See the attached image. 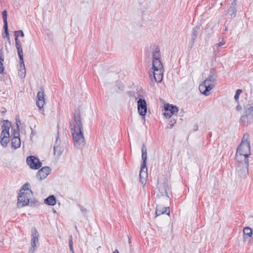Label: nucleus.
<instances>
[{"instance_id":"f257e3e1","label":"nucleus","mask_w":253,"mask_h":253,"mask_svg":"<svg viewBox=\"0 0 253 253\" xmlns=\"http://www.w3.org/2000/svg\"><path fill=\"white\" fill-rule=\"evenodd\" d=\"M251 153L249 135L248 134H245L240 144L237 147L235 156L236 169L241 177H244L248 173V158Z\"/></svg>"},{"instance_id":"f03ea898","label":"nucleus","mask_w":253,"mask_h":253,"mask_svg":"<svg viewBox=\"0 0 253 253\" xmlns=\"http://www.w3.org/2000/svg\"><path fill=\"white\" fill-rule=\"evenodd\" d=\"M153 57L152 67L149 71L150 84L154 85L153 80L157 83H161L163 78L164 67L160 60L161 52L159 47L155 44L151 46Z\"/></svg>"},{"instance_id":"7ed1b4c3","label":"nucleus","mask_w":253,"mask_h":253,"mask_svg":"<svg viewBox=\"0 0 253 253\" xmlns=\"http://www.w3.org/2000/svg\"><path fill=\"white\" fill-rule=\"evenodd\" d=\"M70 127L74 146L78 149L82 148L85 144L83 135V127L80 115L79 113L75 114L70 122Z\"/></svg>"},{"instance_id":"20e7f679","label":"nucleus","mask_w":253,"mask_h":253,"mask_svg":"<svg viewBox=\"0 0 253 253\" xmlns=\"http://www.w3.org/2000/svg\"><path fill=\"white\" fill-rule=\"evenodd\" d=\"M216 81L213 74L211 73L208 77L200 84L199 89L203 94L207 96L210 93V91L214 87Z\"/></svg>"},{"instance_id":"39448f33","label":"nucleus","mask_w":253,"mask_h":253,"mask_svg":"<svg viewBox=\"0 0 253 253\" xmlns=\"http://www.w3.org/2000/svg\"><path fill=\"white\" fill-rule=\"evenodd\" d=\"M244 112L241 116V122L244 126H247L253 121V107L250 104L244 106Z\"/></svg>"},{"instance_id":"423d86ee","label":"nucleus","mask_w":253,"mask_h":253,"mask_svg":"<svg viewBox=\"0 0 253 253\" xmlns=\"http://www.w3.org/2000/svg\"><path fill=\"white\" fill-rule=\"evenodd\" d=\"M11 126L10 122L4 121L2 126V131L0 135V143L1 145L5 147L9 141V128Z\"/></svg>"},{"instance_id":"0eeeda50","label":"nucleus","mask_w":253,"mask_h":253,"mask_svg":"<svg viewBox=\"0 0 253 253\" xmlns=\"http://www.w3.org/2000/svg\"><path fill=\"white\" fill-rule=\"evenodd\" d=\"M142 163L139 173L140 181L141 184L145 185L146 182V178L148 176L147 168L146 167L147 153H142Z\"/></svg>"},{"instance_id":"6e6552de","label":"nucleus","mask_w":253,"mask_h":253,"mask_svg":"<svg viewBox=\"0 0 253 253\" xmlns=\"http://www.w3.org/2000/svg\"><path fill=\"white\" fill-rule=\"evenodd\" d=\"M39 234L35 228L32 229L31 239V248L29 250V253H34L36 251L37 244H39Z\"/></svg>"},{"instance_id":"1a4fd4ad","label":"nucleus","mask_w":253,"mask_h":253,"mask_svg":"<svg viewBox=\"0 0 253 253\" xmlns=\"http://www.w3.org/2000/svg\"><path fill=\"white\" fill-rule=\"evenodd\" d=\"M32 196L33 195L28 196L25 193H19L17 202L18 207L21 208L27 206Z\"/></svg>"},{"instance_id":"9d476101","label":"nucleus","mask_w":253,"mask_h":253,"mask_svg":"<svg viewBox=\"0 0 253 253\" xmlns=\"http://www.w3.org/2000/svg\"><path fill=\"white\" fill-rule=\"evenodd\" d=\"M26 161L28 165L32 169H38L42 167V163L35 156L28 157Z\"/></svg>"},{"instance_id":"9b49d317","label":"nucleus","mask_w":253,"mask_h":253,"mask_svg":"<svg viewBox=\"0 0 253 253\" xmlns=\"http://www.w3.org/2000/svg\"><path fill=\"white\" fill-rule=\"evenodd\" d=\"M138 112L140 115L142 117V119L145 121V116L147 112V104L145 100L141 98L137 101Z\"/></svg>"},{"instance_id":"f8f14e48","label":"nucleus","mask_w":253,"mask_h":253,"mask_svg":"<svg viewBox=\"0 0 253 253\" xmlns=\"http://www.w3.org/2000/svg\"><path fill=\"white\" fill-rule=\"evenodd\" d=\"M165 112L164 115L166 117H171L173 115L176 114L178 111V108L175 106L169 104L165 105Z\"/></svg>"},{"instance_id":"ddd939ff","label":"nucleus","mask_w":253,"mask_h":253,"mask_svg":"<svg viewBox=\"0 0 253 253\" xmlns=\"http://www.w3.org/2000/svg\"><path fill=\"white\" fill-rule=\"evenodd\" d=\"M44 103V91L41 89V91H39L37 94V105L40 110H42L43 108Z\"/></svg>"},{"instance_id":"4468645a","label":"nucleus","mask_w":253,"mask_h":253,"mask_svg":"<svg viewBox=\"0 0 253 253\" xmlns=\"http://www.w3.org/2000/svg\"><path fill=\"white\" fill-rule=\"evenodd\" d=\"M51 169L48 167H43L40 169L37 174V178L40 180L45 178L50 173Z\"/></svg>"},{"instance_id":"2eb2a0df","label":"nucleus","mask_w":253,"mask_h":253,"mask_svg":"<svg viewBox=\"0 0 253 253\" xmlns=\"http://www.w3.org/2000/svg\"><path fill=\"white\" fill-rule=\"evenodd\" d=\"M253 236V231L249 227H246L243 229V242L249 243Z\"/></svg>"},{"instance_id":"dca6fc26","label":"nucleus","mask_w":253,"mask_h":253,"mask_svg":"<svg viewBox=\"0 0 253 253\" xmlns=\"http://www.w3.org/2000/svg\"><path fill=\"white\" fill-rule=\"evenodd\" d=\"M164 213H166L168 215H169L170 211L169 207H163L161 205L157 206L156 209V216H158Z\"/></svg>"},{"instance_id":"f3484780","label":"nucleus","mask_w":253,"mask_h":253,"mask_svg":"<svg viewBox=\"0 0 253 253\" xmlns=\"http://www.w3.org/2000/svg\"><path fill=\"white\" fill-rule=\"evenodd\" d=\"M169 189V182L167 180H165L164 182L159 186V191L162 195H166L168 196V191Z\"/></svg>"},{"instance_id":"a211bd4d","label":"nucleus","mask_w":253,"mask_h":253,"mask_svg":"<svg viewBox=\"0 0 253 253\" xmlns=\"http://www.w3.org/2000/svg\"><path fill=\"white\" fill-rule=\"evenodd\" d=\"M60 140L58 139V137H57L54 146V154H56L57 156H60L62 153V149L60 146Z\"/></svg>"},{"instance_id":"6ab92c4d","label":"nucleus","mask_w":253,"mask_h":253,"mask_svg":"<svg viewBox=\"0 0 253 253\" xmlns=\"http://www.w3.org/2000/svg\"><path fill=\"white\" fill-rule=\"evenodd\" d=\"M199 30V27L198 26H195L193 28L191 34V39L190 41L191 47H192L193 46L195 40L197 38Z\"/></svg>"},{"instance_id":"aec40b11","label":"nucleus","mask_w":253,"mask_h":253,"mask_svg":"<svg viewBox=\"0 0 253 253\" xmlns=\"http://www.w3.org/2000/svg\"><path fill=\"white\" fill-rule=\"evenodd\" d=\"M19 34H20V36L22 37L24 36V34L22 30H18L14 32V36L15 37L16 47L22 46L20 41L18 39Z\"/></svg>"},{"instance_id":"412c9836","label":"nucleus","mask_w":253,"mask_h":253,"mask_svg":"<svg viewBox=\"0 0 253 253\" xmlns=\"http://www.w3.org/2000/svg\"><path fill=\"white\" fill-rule=\"evenodd\" d=\"M30 185L29 183H26L22 186L19 193H25L27 195H33L32 191L29 189Z\"/></svg>"},{"instance_id":"4be33fe9","label":"nucleus","mask_w":253,"mask_h":253,"mask_svg":"<svg viewBox=\"0 0 253 253\" xmlns=\"http://www.w3.org/2000/svg\"><path fill=\"white\" fill-rule=\"evenodd\" d=\"M21 145V140L19 137H13L11 139V147L14 149L19 148Z\"/></svg>"},{"instance_id":"5701e85b","label":"nucleus","mask_w":253,"mask_h":253,"mask_svg":"<svg viewBox=\"0 0 253 253\" xmlns=\"http://www.w3.org/2000/svg\"><path fill=\"white\" fill-rule=\"evenodd\" d=\"M46 205L53 206L56 204V198L54 195H51L44 200Z\"/></svg>"},{"instance_id":"b1692460","label":"nucleus","mask_w":253,"mask_h":253,"mask_svg":"<svg viewBox=\"0 0 253 253\" xmlns=\"http://www.w3.org/2000/svg\"><path fill=\"white\" fill-rule=\"evenodd\" d=\"M16 49L17 50L18 54L19 59H20V61H19L20 64H21L22 66H23L24 59H23V53L22 46L18 47H16Z\"/></svg>"},{"instance_id":"393cba45","label":"nucleus","mask_w":253,"mask_h":253,"mask_svg":"<svg viewBox=\"0 0 253 253\" xmlns=\"http://www.w3.org/2000/svg\"><path fill=\"white\" fill-rule=\"evenodd\" d=\"M18 75L19 77L21 78H25L26 75V69L24 64L23 66H22L20 64V69L19 70Z\"/></svg>"},{"instance_id":"a878e982","label":"nucleus","mask_w":253,"mask_h":253,"mask_svg":"<svg viewBox=\"0 0 253 253\" xmlns=\"http://www.w3.org/2000/svg\"><path fill=\"white\" fill-rule=\"evenodd\" d=\"M236 8L235 6H230L228 9V13L233 17H235L236 14Z\"/></svg>"},{"instance_id":"bb28decb","label":"nucleus","mask_w":253,"mask_h":253,"mask_svg":"<svg viewBox=\"0 0 253 253\" xmlns=\"http://www.w3.org/2000/svg\"><path fill=\"white\" fill-rule=\"evenodd\" d=\"M2 18L3 20V23L5 27V29H7V26H8L7 24V11L6 10H4L2 12Z\"/></svg>"},{"instance_id":"cd10ccee","label":"nucleus","mask_w":253,"mask_h":253,"mask_svg":"<svg viewBox=\"0 0 253 253\" xmlns=\"http://www.w3.org/2000/svg\"><path fill=\"white\" fill-rule=\"evenodd\" d=\"M72 240H73V237L72 235H71L69 238V247H70V250L72 252V253H74V250H73V245Z\"/></svg>"},{"instance_id":"c85d7f7f","label":"nucleus","mask_w":253,"mask_h":253,"mask_svg":"<svg viewBox=\"0 0 253 253\" xmlns=\"http://www.w3.org/2000/svg\"><path fill=\"white\" fill-rule=\"evenodd\" d=\"M5 26H3V29L4 30L5 34H3L2 37L3 38H7L8 40H10L9 33H8V26H7V29H5Z\"/></svg>"},{"instance_id":"c756f323","label":"nucleus","mask_w":253,"mask_h":253,"mask_svg":"<svg viewBox=\"0 0 253 253\" xmlns=\"http://www.w3.org/2000/svg\"><path fill=\"white\" fill-rule=\"evenodd\" d=\"M242 92V89H239L237 90L236 94L234 96V98L236 101H237L238 100L239 96Z\"/></svg>"},{"instance_id":"7c9ffc66","label":"nucleus","mask_w":253,"mask_h":253,"mask_svg":"<svg viewBox=\"0 0 253 253\" xmlns=\"http://www.w3.org/2000/svg\"><path fill=\"white\" fill-rule=\"evenodd\" d=\"M16 126H17V130H14V132H13V137H19V125L18 124H16Z\"/></svg>"},{"instance_id":"2f4dec72","label":"nucleus","mask_w":253,"mask_h":253,"mask_svg":"<svg viewBox=\"0 0 253 253\" xmlns=\"http://www.w3.org/2000/svg\"><path fill=\"white\" fill-rule=\"evenodd\" d=\"M176 123V120L175 119H173V118H171L170 119V120L169 122V125L170 126L169 127L171 128Z\"/></svg>"},{"instance_id":"473e14b6","label":"nucleus","mask_w":253,"mask_h":253,"mask_svg":"<svg viewBox=\"0 0 253 253\" xmlns=\"http://www.w3.org/2000/svg\"><path fill=\"white\" fill-rule=\"evenodd\" d=\"M4 71V67L3 63L0 61V74H2Z\"/></svg>"},{"instance_id":"72a5a7b5","label":"nucleus","mask_w":253,"mask_h":253,"mask_svg":"<svg viewBox=\"0 0 253 253\" xmlns=\"http://www.w3.org/2000/svg\"><path fill=\"white\" fill-rule=\"evenodd\" d=\"M225 44V42L224 41H222L221 42H219L218 43L216 44L214 46L215 47H220Z\"/></svg>"},{"instance_id":"f704fd0d","label":"nucleus","mask_w":253,"mask_h":253,"mask_svg":"<svg viewBox=\"0 0 253 253\" xmlns=\"http://www.w3.org/2000/svg\"><path fill=\"white\" fill-rule=\"evenodd\" d=\"M141 152L142 153H147V148L144 144L142 146Z\"/></svg>"},{"instance_id":"c9c22d12","label":"nucleus","mask_w":253,"mask_h":253,"mask_svg":"<svg viewBox=\"0 0 253 253\" xmlns=\"http://www.w3.org/2000/svg\"><path fill=\"white\" fill-rule=\"evenodd\" d=\"M80 209L83 213H86L87 212L86 209L82 206L81 207Z\"/></svg>"},{"instance_id":"e433bc0d","label":"nucleus","mask_w":253,"mask_h":253,"mask_svg":"<svg viewBox=\"0 0 253 253\" xmlns=\"http://www.w3.org/2000/svg\"><path fill=\"white\" fill-rule=\"evenodd\" d=\"M242 109V107L241 105H238L237 107H236V110H238V111H239L241 109Z\"/></svg>"},{"instance_id":"4c0bfd02","label":"nucleus","mask_w":253,"mask_h":253,"mask_svg":"<svg viewBox=\"0 0 253 253\" xmlns=\"http://www.w3.org/2000/svg\"><path fill=\"white\" fill-rule=\"evenodd\" d=\"M3 61H4V57H3V56H2V57H1L0 58V61L1 63H3Z\"/></svg>"},{"instance_id":"58836bf2","label":"nucleus","mask_w":253,"mask_h":253,"mask_svg":"<svg viewBox=\"0 0 253 253\" xmlns=\"http://www.w3.org/2000/svg\"><path fill=\"white\" fill-rule=\"evenodd\" d=\"M113 253H119V252L117 250H115Z\"/></svg>"},{"instance_id":"ea45409f","label":"nucleus","mask_w":253,"mask_h":253,"mask_svg":"<svg viewBox=\"0 0 253 253\" xmlns=\"http://www.w3.org/2000/svg\"><path fill=\"white\" fill-rule=\"evenodd\" d=\"M197 128H198V126H196V127H195V129H197Z\"/></svg>"},{"instance_id":"a19ab883","label":"nucleus","mask_w":253,"mask_h":253,"mask_svg":"<svg viewBox=\"0 0 253 253\" xmlns=\"http://www.w3.org/2000/svg\"><path fill=\"white\" fill-rule=\"evenodd\" d=\"M197 128H198V126H196V127H195V129H197Z\"/></svg>"}]
</instances>
